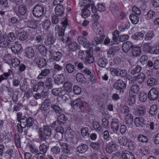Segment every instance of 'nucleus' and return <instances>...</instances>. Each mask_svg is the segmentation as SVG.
I'll return each mask as SVG.
<instances>
[{"label": "nucleus", "instance_id": "f257e3e1", "mask_svg": "<svg viewBox=\"0 0 159 159\" xmlns=\"http://www.w3.org/2000/svg\"><path fill=\"white\" fill-rule=\"evenodd\" d=\"M51 134V129L47 125H44L43 128H40L39 129V137L42 141H45L46 139L47 136H50Z\"/></svg>", "mask_w": 159, "mask_h": 159}, {"label": "nucleus", "instance_id": "f03ea898", "mask_svg": "<svg viewBox=\"0 0 159 159\" xmlns=\"http://www.w3.org/2000/svg\"><path fill=\"white\" fill-rule=\"evenodd\" d=\"M118 143L120 145L123 146L130 150L134 149L133 143L126 137H120L118 138Z\"/></svg>", "mask_w": 159, "mask_h": 159}, {"label": "nucleus", "instance_id": "7ed1b4c3", "mask_svg": "<svg viewBox=\"0 0 159 159\" xmlns=\"http://www.w3.org/2000/svg\"><path fill=\"white\" fill-rule=\"evenodd\" d=\"M70 104L72 107L75 109H82L87 105L86 102L81 98H78L75 101H71Z\"/></svg>", "mask_w": 159, "mask_h": 159}, {"label": "nucleus", "instance_id": "20e7f679", "mask_svg": "<svg viewBox=\"0 0 159 159\" xmlns=\"http://www.w3.org/2000/svg\"><path fill=\"white\" fill-rule=\"evenodd\" d=\"M44 13V7L43 5L37 4L33 10V15L38 18L41 17Z\"/></svg>", "mask_w": 159, "mask_h": 159}, {"label": "nucleus", "instance_id": "39448f33", "mask_svg": "<svg viewBox=\"0 0 159 159\" xmlns=\"http://www.w3.org/2000/svg\"><path fill=\"white\" fill-rule=\"evenodd\" d=\"M113 88L119 91L120 93H123L124 90L126 87V84L122 80H118L113 85Z\"/></svg>", "mask_w": 159, "mask_h": 159}, {"label": "nucleus", "instance_id": "423d86ee", "mask_svg": "<svg viewBox=\"0 0 159 159\" xmlns=\"http://www.w3.org/2000/svg\"><path fill=\"white\" fill-rule=\"evenodd\" d=\"M61 24L62 25V26L61 27V29L60 28L58 27H57V28L59 29L57 32H58V35L60 38L64 36L65 30L69 26L68 20L66 18H63L62 22L61 23Z\"/></svg>", "mask_w": 159, "mask_h": 159}, {"label": "nucleus", "instance_id": "0eeeda50", "mask_svg": "<svg viewBox=\"0 0 159 159\" xmlns=\"http://www.w3.org/2000/svg\"><path fill=\"white\" fill-rule=\"evenodd\" d=\"M159 88H152L149 92L148 94V98L151 101L155 100L158 98L159 94Z\"/></svg>", "mask_w": 159, "mask_h": 159}, {"label": "nucleus", "instance_id": "6e6552de", "mask_svg": "<svg viewBox=\"0 0 159 159\" xmlns=\"http://www.w3.org/2000/svg\"><path fill=\"white\" fill-rule=\"evenodd\" d=\"M78 41L79 43L82 45L84 48H89L90 46L89 42L87 40L86 38L84 37L83 36H79Z\"/></svg>", "mask_w": 159, "mask_h": 159}, {"label": "nucleus", "instance_id": "1a4fd4ad", "mask_svg": "<svg viewBox=\"0 0 159 159\" xmlns=\"http://www.w3.org/2000/svg\"><path fill=\"white\" fill-rule=\"evenodd\" d=\"M56 39L53 36V34L51 33H49L47 38L44 41V43L47 46H50L53 45L55 42Z\"/></svg>", "mask_w": 159, "mask_h": 159}, {"label": "nucleus", "instance_id": "9d476101", "mask_svg": "<svg viewBox=\"0 0 159 159\" xmlns=\"http://www.w3.org/2000/svg\"><path fill=\"white\" fill-rule=\"evenodd\" d=\"M134 46L132 43L127 41L122 44V49L124 52L127 53L131 49H132Z\"/></svg>", "mask_w": 159, "mask_h": 159}, {"label": "nucleus", "instance_id": "9b49d317", "mask_svg": "<svg viewBox=\"0 0 159 159\" xmlns=\"http://www.w3.org/2000/svg\"><path fill=\"white\" fill-rule=\"evenodd\" d=\"M146 121V120L144 118L136 117L134 119V124L137 127H142L145 125Z\"/></svg>", "mask_w": 159, "mask_h": 159}, {"label": "nucleus", "instance_id": "f8f14e48", "mask_svg": "<svg viewBox=\"0 0 159 159\" xmlns=\"http://www.w3.org/2000/svg\"><path fill=\"white\" fill-rule=\"evenodd\" d=\"M70 51L75 52L77 50L80 49V46L75 42L70 41L68 44L66 45Z\"/></svg>", "mask_w": 159, "mask_h": 159}, {"label": "nucleus", "instance_id": "ddd939ff", "mask_svg": "<svg viewBox=\"0 0 159 159\" xmlns=\"http://www.w3.org/2000/svg\"><path fill=\"white\" fill-rule=\"evenodd\" d=\"M105 37V35H102V36H98L95 37L92 42V45L96 46L98 44L103 43Z\"/></svg>", "mask_w": 159, "mask_h": 159}, {"label": "nucleus", "instance_id": "4468645a", "mask_svg": "<svg viewBox=\"0 0 159 159\" xmlns=\"http://www.w3.org/2000/svg\"><path fill=\"white\" fill-rule=\"evenodd\" d=\"M121 157L123 159H135L134 155L128 151H123L122 152Z\"/></svg>", "mask_w": 159, "mask_h": 159}, {"label": "nucleus", "instance_id": "2eb2a0df", "mask_svg": "<svg viewBox=\"0 0 159 159\" xmlns=\"http://www.w3.org/2000/svg\"><path fill=\"white\" fill-rule=\"evenodd\" d=\"M56 15L62 17L64 15V9L62 5H57L55 8Z\"/></svg>", "mask_w": 159, "mask_h": 159}, {"label": "nucleus", "instance_id": "dca6fc26", "mask_svg": "<svg viewBox=\"0 0 159 159\" xmlns=\"http://www.w3.org/2000/svg\"><path fill=\"white\" fill-rule=\"evenodd\" d=\"M98 66L104 68L108 63V61L106 58L104 57H100L97 60Z\"/></svg>", "mask_w": 159, "mask_h": 159}, {"label": "nucleus", "instance_id": "f3484780", "mask_svg": "<svg viewBox=\"0 0 159 159\" xmlns=\"http://www.w3.org/2000/svg\"><path fill=\"white\" fill-rule=\"evenodd\" d=\"M90 6V4H88L85 6L83 9L82 10V17L85 19L89 16L90 14V11L88 9Z\"/></svg>", "mask_w": 159, "mask_h": 159}, {"label": "nucleus", "instance_id": "a211bd4d", "mask_svg": "<svg viewBox=\"0 0 159 159\" xmlns=\"http://www.w3.org/2000/svg\"><path fill=\"white\" fill-rule=\"evenodd\" d=\"M35 61L38 65V67L40 68H43L47 65L46 59L42 58H38L35 59Z\"/></svg>", "mask_w": 159, "mask_h": 159}, {"label": "nucleus", "instance_id": "6ab92c4d", "mask_svg": "<svg viewBox=\"0 0 159 159\" xmlns=\"http://www.w3.org/2000/svg\"><path fill=\"white\" fill-rule=\"evenodd\" d=\"M106 150L107 152L111 153L116 149V145L113 142H111L108 143L106 146Z\"/></svg>", "mask_w": 159, "mask_h": 159}, {"label": "nucleus", "instance_id": "aec40b11", "mask_svg": "<svg viewBox=\"0 0 159 159\" xmlns=\"http://www.w3.org/2000/svg\"><path fill=\"white\" fill-rule=\"evenodd\" d=\"M17 121L20 122V125H25L26 123L27 118L25 116H23L22 114L20 112H18L17 114Z\"/></svg>", "mask_w": 159, "mask_h": 159}, {"label": "nucleus", "instance_id": "412c9836", "mask_svg": "<svg viewBox=\"0 0 159 159\" xmlns=\"http://www.w3.org/2000/svg\"><path fill=\"white\" fill-rule=\"evenodd\" d=\"M119 122L118 120L113 119L111 123V128L114 132H116L119 129Z\"/></svg>", "mask_w": 159, "mask_h": 159}, {"label": "nucleus", "instance_id": "4be33fe9", "mask_svg": "<svg viewBox=\"0 0 159 159\" xmlns=\"http://www.w3.org/2000/svg\"><path fill=\"white\" fill-rule=\"evenodd\" d=\"M62 148V152L64 154H68L70 153V149L68 144L65 143H60Z\"/></svg>", "mask_w": 159, "mask_h": 159}, {"label": "nucleus", "instance_id": "5701e85b", "mask_svg": "<svg viewBox=\"0 0 159 159\" xmlns=\"http://www.w3.org/2000/svg\"><path fill=\"white\" fill-rule=\"evenodd\" d=\"M88 147L86 144L83 143L79 145L76 148V151L79 153H83L86 152Z\"/></svg>", "mask_w": 159, "mask_h": 159}, {"label": "nucleus", "instance_id": "b1692460", "mask_svg": "<svg viewBox=\"0 0 159 159\" xmlns=\"http://www.w3.org/2000/svg\"><path fill=\"white\" fill-rule=\"evenodd\" d=\"M65 78L63 74H61L57 75L55 78L54 82L57 84H62L65 81Z\"/></svg>", "mask_w": 159, "mask_h": 159}, {"label": "nucleus", "instance_id": "393cba45", "mask_svg": "<svg viewBox=\"0 0 159 159\" xmlns=\"http://www.w3.org/2000/svg\"><path fill=\"white\" fill-rule=\"evenodd\" d=\"M137 115L140 118H145L146 111L144 107H139L136 111Z\"/></svg>", "mask_w": 159, "mask_h": 159}, {"label": "nucleus", "instance_id": "a878e982", "mask_svg": "<svg viewBox=\"0 0 159 159\" xmlns=\"http://www.w3.org/2000/svg\"><path fill=\"white\" fill-rule=\"evenodd\" d=\"M38 25V20H32L28 22L27 26L28 28L37 30V29Z\"/></svg>", "mask_w": 159, "mask_h": 159}, {"label": "nucleus", "instance_id": "bb28decb", "mask_svg": "<svg viewBox=\"0 0 159 159\" xmlns=\"http://www.w3.org/2000/svg\"><path fill=\"white\" fill-rule=\"evenodd\" d=\"M27 11V9L26 7L22 4L18 6L17 12L19 15L24 16L26 13Z\"/></svg>", "mask_w": 159, "mask_h": 159}, {"label": "nucleus", "instance_id": "cd10ccee", "mask_svg": "<svg viewBox=\"0 0 159 159\" xmlns=\"http://www.w3.org/2000/svg\"><path fill=\"white\" fill-rule=\"evenodd\" d=\"M50 107L56 114H61L63 111L62 109L58 105L52 104L51 105Z\"/></svg>", "mask_w": 159, "mask_h": 159}, {"label": "nucleus", "instance_id": "c85d7f7f", "mask_svg": "<svg viewBox=\"0 0 159 159\" xmlns=\"http://www.w3.org/2000/svg\"><path fill=\"white\" fill-rule=\"evenodd\" d=\"M22 48V46L20 44H15L12 45L11 47V50L14 54H17L19 53Z\"/></svg>", "mask_w": 159, "mask_h": 159}, {"label": "nucleus", "instance_id": "c756f323", "mask_svg": "<svg viewBox=\"0 0 159 159\" xmlns=\"http://www.w3.org/2000/svg\"><path fill=\"white\" fill-rule=\"evenodd\" d=\"M25 54L29 58H32L34 54V50L31 47L27 48L25 50Z\"/></svg>", "mask_w": 159, "mask_h": 159}, {"label": "nucleus", "instance_id": "7c9ffc66", "mask_svg": "<svg viewBox=\"0 0 159 159\" xmlns=\"http://www.w3.org/2000/svg\"><path fill=\"white\" fill-rule=\"evenodd\" d=\"M65 68L66 70L70 74L73 73L75 70L74 66L70 63L66 64Z\"/></svg>", "mask_w": 159, "mask_h": 159}, {"label": "nucleus", "instance_id": "2f4dec72", "mask_svg": "<svg viewBox=\"0 0 159 159\" xmlns=\"http://www.w3.org/2000/svg\"><path fill=\"white\" fill-rule=\"evenodd\" d=\"M72 83L69 81L66 82L64 84V90L68 93H70L72 91Z\"/></svg>", "mask_w": 159, "mask_h": 159}, {"label": "nucleus", "instance_id": "473e14b6", "mask_svg": "<svg viewBox=\"0 0 159 159\" xmlns=\"http://www.w3.org/2000/svg\"><path fill=\"white\" fill-rule=\"evenodd\" d=\"M158 80L157 79L153 77H150L149 78L147 81V85L148 86H153L157 84Z\"/></svg>", "mask_w": 159, "mask_h": 159}, {"label": "nucleus", "instance_id": "72a5a7b5", "mask_svg": "<svg viewBox=\"0 0 159 159\" xmlns=\"http://www.w3.org/2000/svg\"><path fill=\"white\" fill-rule=\"evenodd\" d=\"M132 55L134 57H138L141 54V49L139 47H134L132 49Z\"/></svg>", "mask_w": 159, "mask_h": 159}, {"label": "nucleus", "instance_id": "f704fd0d", "mask_svg": "<svg viewBox=\"0 0 159 159\" xmlns=\"http://www.w3.org/2000/svg\"><path fill=\"white\" fill-rule=\"evenodd\" d=\"M145 78V74L143 73H140L136 77L135 80L140 83L142 84L144 81Z\"/></svg>", "mask_w": 159, "mask_h": 159}, {"label": "nucleus", "instance_id": "c9c22d12", "mask_svg": "<svg viewBox=\"0 0 159 159\" xmlns=\"http://www.w3.org/2000/svg\"><path fill=\"white\" fill-rule=\"evenodd\" d=\"M110 9L114 15H116L118 14V9L116 4H112L110 7Z\"/></svg>", "mask_w": 159, "mask_h": 159}, {"label": "nucleus", "instance_id": "e433bc0d", "mask_svg": "<svg viewBox=\"0 0 159 159\" xmlns=\"http://www.w3.org/2000/svg\"><path fill=\"white\" fill-rule=\"evenodd\" d=\"M17 37L20 40L24 41L27 38L26 32L25 31L19 32L17 34Z\"/></svg>", "mask_w": 159, "mask_h": 159}, {"label": "nucleus", "instance_id": "4c0bfd02", "mask_svg": "<svg viewBox=\"0 0 159 159\" xmlns=\"http://www.w3.org/2000/svg\"><path fill=\"white\" fill-rule=\"evenodd\" d=\"M67 118L66 117V116L63 114H61L57 118V120L58 123L60 125H62L64 124Z\"/></svg>", "mask_w": 159, "mask_h": 159}, {"label": "nucleus", "instance_id": "58836bf2", "mask_svg": "<svg viewBox=\"0 0 159 159\" xmlns=\"http://www.w3.org/2000/svg\"><path fill=\"white\" fill-rule=\"evenodd\" d=\"M133 117L130 114H128L125 116L126 123L128 125H131L133 123Z\"/></svg>", "mask_w": 159, "mask_h": 159}, {"label": "nucleus", "instance_id": "ea45409f", "mask_svg": "<svg viewBox=\"0 0 159 159\" xmlns=\"http://www.w3.org/2000/svg\"><path fill=\"white\" fill-rule=\"evenodd\" d=\"M9 43L7 41V39L3 38L0 39V47L2 48L7 47L9 45Z\"/></svg>", "mask_w": 159, "mask_h": 159}, {"label": "nucleus", "instance_id": "a19ab883", "mask_svg": "<svg viewBox=\"0 0 159 159\" xmlns=\"http://www.w3.org/2000/svg\"><path fill=\"white\" fill-rule=\"evenodd\" d=\"M143 34L141 32H136L132 36L133 39L139 40L142 39L143 37Z\"/></svg>", "mask_w": 159, "mask_h": 159}, {"label": "nucleus", "instance_id": "79ce46f5", "mask_svg": "<svg viewBox=\"0 0 159 159\" xmlns=\"http://www.w3.org/2000/svg\"><path fill=\"white\" fill-rule=\"evenodd\" d=\"M50 71L49 69H44L42 70L38 77V79H42L43 76H47L50 73Z\"/></svg>", "mask_w": 159, "mask_h": 159}, {"label": "nucleus", "instance_id": "37998d69", "mask_svg": "<svg viewBox=\"0 0 159 159\" xmlns=\"http://www.w3.org/2000/svg\"><path fill=\"white\" fill-rule=\"evenodd\" d=\"M157 106L156 105H153L150 107L149 113L152 115H155L157 113Z\"/></svg>", "mask_w": 159, "mask_h": 159}, {"label": "nucleus", "instance_id": "c03bdc74", "mask_svg": "<svg viewBox=\"0 0 159 159\" xmlns=\"http://www.w3.org/2000/svg\"><path fill=\"white\" fill-rule=\"evenodd\" d=\"M77 80L82 83H84L85 81V78L83 74L81 73L77 74L76 76Z\"/></svg>", "mask_w": 159, "mask_h": 159}, {"label": "nucleus", "instance_id": "a18cd8bd", "mask_svg": "<svg viewBox=\"0 0 159 159\" xmlns=\"http://www.w3.org/2000/svg\"><path fill=\"white\" fill-rule=\"evenodd\" d=\"M62 54L59 52H53V59L56 61H59L62 58Z\"/></svg>", "mask_w": 159, "mask_h": 159}, {"label": "nucleus", "instance_id": "49530a36", "mask_svg": "<svg viewBox=\"0 0 159 159\" xmlns=\"http://www.w3.org/2000/svg\"><path fill=\"white\" fill-rule=\"evenodd\" d=\"M49 148V146L48 145H45L44 143H42L39 146V150L40 152L46 154L47 150Z\"/></svg>", "mask_w": 159, "mask_h": 159}, {"label": "nucleus", "instance_id": "de8ad7c7", "mask_svg": "<svg viewBox=\"0 0 159 159\" xmlns=\"http://www.w3.org/2000/svg\"><path fill=\"white\" fill-rule=\"evenodd\" d=\"M139 90V87L137 84L133 85L130 89V93H134V94H137Z\"/></svg>", "mask_w": 159, "mask_h": 159}, {"label": "nucleus", "instance_id": "09e8293b", "mask_svg": "<svg viewBox=\"0 0 159 159\" xmlns=\"http://www.w3.org/2000/svg\"><path fill=\"white\" fill-rule=\"evenodd\" d=\"M28 83L26 79H24L20 84V89L22 91L25 92L27 89Z\"/></svg>", "mask_w": 159, "mask_h": 159}, {"label": "nucleus", "instance_id": "8fccbe9b", "mask_svg": "<svg viewBox=\"0 0 159 159\" xmlns=\"http://www.w3.org/2000/svg\"><path fill=\"white\" fill-rule=\"evenodd\" d=\"M86 53L87 56L85 58V62L87 64L93 63L94 61L93 57L92 55L89 54L86 51Z\"/></svg>", "mask_w": 159, "mask_h": 159}, {"label": "nucleus", "instance_id": "3c124183", "mask_svg": "<svg viewBox=\"0 0 159 159\" xmlns=\"http://www.w3.org/2000/svg\"><path fill=\"white\" fill-rule=\"evenodd\" d=\"M129 18L133 24H136L139 22V17L134 14H130L129 16Z\"/></svg>", "mask_w": 159, "mask_h": 159}, {"label": "nucleus", "instance_id": "603ef678", "mask_svg": "<svg viewBox=\"0 0 159 159\" xmlns=\"http://www.w3.org/2000/svg\"><path fill=\"white\" fill-rule=\"evenodd\" d=\"M137 139L139 141L143 143H147L148 142V139L147 137L143 134L139 135Z\"/></svg>", "mask_w": 159, "mask_h": 159}, {"label": "nucleus", "instance_id": "864d4df0", "mask_svg": "<svg viewBox=\"0 0 159 159\" xmlns=\"http://www.w3.org/2000/svg\"><path fill=\"white\" fill-rule=\"evenodd\" d=\"M154 36V32L152 31H149L145 34V40L146 41L151 40Z\"/></svg>", "mask_w": 159, "mask_h": 159}, {"label": "nucleus", "instance_id": "5fc2aeb1", "mask_svg": "<svg viewBox=\"0 0 159 159\" xmlns=\"http://www.w3.org/2000/svg\"><path fill=\"white\" fill-rule=\"evenodd\" d=\"M45 86L48 89H51L52 88V81L51 78H48L47 79L45 82Z\"/></svg>", "mask_w": 159, "mask_h": 159}, {"label": "nucleus", "instance_id": "6e6d98bb", "mask_svg": "<svg viewBox=\"0 0 159 159\" xmlns=\"http://www.w3.org/2000/svg\"><path fill=\"white\" fill-rule=\"evenodd\" d=\"M142 67L139 65H137L135 68H134L131 71V73L133 75H134L139 73L141 70Z\"/></svg>", "mask_w": 159, "mask_h": 159}, {"label": "nucleus", "instance_id": "4d7b16f0", "mask_svg": "<svg viewBox=\"0 0 159 159\" xmlns=\"http://www.w3.org/2000/svg\"><path fill=\"white\" fill-rule=\"evenodd\" d=\"M89 129L87 127L82 128L81 130V134L84 138L89 137Z\"/></svg>", "mask_w": 159, "mask_h": 159}, {"label": "nucleus", "instance_id": "13d9d810", "mask_svg": "<svg viewBox=\"0 0 159 159\" xmlns=\"http://www.w3.org/2000/svg\"><path fill=\"white\" fill-rule=\"evenodd\" d=\"M38 49L40 53L43 56H45L47 52L46 48L42 45H39L38 47Z\"/></svg>", "mask_w": 159, "mask_h": 159}, {"label": "nucleus", "instance_id": "bf43d9fd", "mask_svg": "<svg viewBox=\"0 0 159 159\" xmlns=\"http://www.w3.org/2000/svg\"><path fill=\"white\" fill-rule=\"evenodd\" d=\"M62 91V89L61 88L53 89L52 91V93L55 96H58Z\"/></svg>", "mask_w": 159, "mask_h": 159}, {"label": "nucleus", "instance_id": "052dcab7", "mask_svg": "<svg viewBox=\"0 0 159 159\" xmlns=\"http://www.w3.org/2000/svg\"><path fill=\"white\" fill-rule=\"evenodd\" d=\"M13 152V149H10L7 150L5 153L4 157L5 159H11V156Z\"/></svg>", "mask_w": 159, "mask_h": 159}, {"label": "nucleus", "instance_id": "680f3d73", "mask_svg": "<svg viewBox=\"0 0 159 159\" xmlns=\"http://www.w3.org/2000/svg\"><path fill=\"white\" fill-rule=\"evenodd\" d=\"M51 151L54 155H56L60 153L61 149L58 146H55L51 148Z\"/></svg>", "mask_w": 159, "mask_h": 159}, {"label": "nucleus", "instance_id": "e2e57ef3", "mask_svg": "<svg viewBox=\"0 0 159 159\" xmlns=\"http://www.w3.org/2000/svg\"><path fill=\"white\" fill-rule=\"evenodd\" d=\"M59 39L63 43L66 44L67 45L71 41V38L67 37L65 35L59 38Z\"/></svg>", "mask_w": 159, "mask_h": 159}, {"label": "nucleus", "instance_id": "0e129e2a", "mask_svg": "<svg viewBox=\"0 0 159 159\" xmlns=\"http://www.w3.org/2000/svg\"><path fill=\"white\" fill-rule=\"evenodd\" d=\"M11 65L14 67H17L20 64V61L19 59L16 58H13L11 60Z\"/></svg>", "mask_w": 159, "mask_h": 159}, {"label": "nucleus", "instance_id": "69168bd1", "mask_svg": "<svg viewBox=\"0 0 159 159\" xmlns=\"http://www.w3.org/2000/svg\"><path fill=\"white\" fill-rule=\"evenodd\" d=\"M7 37L8 41L11 42H14L16 39L14 34L12 32H11L8 34Z\"/></svg>", "mask_w": 159, "mask_h": 159}, {"label": "nucleus", "instance_id": "338daca9", "mask_svg": "<svg viewBox=\"0 0 159 159\" xmlns=\"http://www.w3.org/2000/svg\"><path fill=\"white\" fill-rule=\"evenodd\" d=\"M147 94L144 93H140L139 97V100L142 102H144L147 99Z\"/></svg>", "mask_w": 159, "mask_h": 159}, {"label": "nucleus", "instance_id": "774afa93", "mask_svg": "<svg viewBox=\"0 0 159 159\" xmlns=\"http://www.w3.org/2000/svg\"><path fill=\"white\" fill-rule=\"evenodd\" d=\"M156 15L155 12L152 10L149 11L147 14V16L148 19H152L154 17H156Z\"/></svg>", "mask_w": 159, "mask_h": 159}]
</instances>
